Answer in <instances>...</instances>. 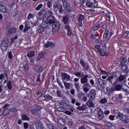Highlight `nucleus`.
Wrapping results in <instances>:
<instances>
[{"mask_svg": "<svg viewBox=\"0 0 129 129\" xmlns=\"http://www.w3.org/2000/svg\"><path fill=\"white\" fill-rule=\"evenodd\" d=\"M7 86L8 89L11 90V89H12V82H11V81L8 82Z\"/></svg>", "mask_w": 129, "mask_h": 129, "instance_id": "c03bdc74", "label": "nucleus"}, {"mask_svg": "<svg viewBox=\"0 0 129 129\" xmlns=\"http://www.w3.org/2000/svg\"><path fill=\"white\" fill-rule=\"evenodd\" d=\"M127 88H128L127 86H126L125 85L121 86L122 90H123V91H124V92H125V89H127Z\"/></svg>", "mask_w": 129, "mask_h": 129, "instance_id": "8fccbe9b", "label": "nucleus"}, {"mask_svg": "<svg viewBox=\"0 0 129 129\" xmlns=\"http://www.w3.org/2000/svg\"><path fill=\"white\" fill-rule=\"evenodd\" d=\"M6 6V4H5L3 2L0 1V10H2V8H4Z\"/></svg>", "mask_w": 129, "mask_h": 129, "instance_id": "864d4df0", "label": "nucleus"}, {"mask_svg": "<svg viewBox=\"0 0 129 129\" xmlns=\"http://www.w3.org/2000/svg\"><path fill=\"white\" fill-rule=\"evenodd\" d=\"M54 10L56 12H59L60 14L63 13V11L62 10V5L59 3L55 4L54 5Z\"/></svg>", "mask_w": 129, "mask_h": 129, "instance_id": "6e6552de", "label": "nucleus"}, {"mask_svg": "<svg viewBox=\"0 0 129 129\" xmlns=\"http://www.w3.org/2000/svg\"><path fill=\"white\" fill-rule=\"evenodd\" d=\"M46 17V12L45 13H42V12H40L39 13V17L41 20H44V19H45Z\"/></svg>", "mask_w": 129, "mask_h": 129, "instance_id": "b1692460", "label": "nucleus"}, {"mask_svg": "<svg viewBox=\"0 0 129 129\" xmlns=\"http://www.w3.org/2000/svg\"><path fill=\"white\" fill-rule=\"evenodd\" d=\"M34 17H35V15L32 13H29L27 17V20H31V19H34Z\"/></svg>", "mask_w": 129, "mask_h": 129, "instance_id": "f704fd0d", "label": "nucleus"}, {"mask_svg": "<svg viewBox=\"0 0 129 129\" xmlns=\"http://www.w3.org/2000/svg\"><path fill=\"white\" fill-rule=\"evenodd\" d=\"M75 86L77 90H78V91H79V90H80V85L79 83H75Z\"/></svg>", "mask_w": 129, "mask_h": 129, "instance_id": "58836bf2", "label": "nucleus"}, {"mask_svg": "<svg viewBox=\"0 0 129 129\" xmlns=\"http://www.w3.org/2000/svg\"><path fill=\"white\" fill-rule=\"evenodd\" d=\"M44 98H45V99H50L51 100H52V99H53V97L52 96L48 94L44 96Z\"/></svg>", "mask_w": 129, "mask_h": 129, "instance_id": "e433bc0d", "label": "nucleus"}, {"mask_svg": "<svg viewBox=\"0 0 129 129\" xmlns=\"http://www.w3.org/2000/svg\"><path fill=\"white\" fill-rule=\"evenodd\" d=\"M100 102L102 104H104V103H106V102H107V99H106V98L101 99L100 100Z\"/></svg>", "mask_w": 129, "mask_h": 129, "instance_id": "de8ad7c7", "label": "nucleus"}, {"mask_svg": "<svg viewBox=\"0 0 129 129\" xmlns=\"http://www.w3.org/2000/svg\"><path fill=\"white\" fill-rule=\"evenodd\" d=\"M56 82H57L58 85H59L60 87L62 89L64 88V86L63 85H62V83L61 82V81L59 79H56Z\"/></svg>", "mask_w": 129, "mask_h": 129, "instance_id": "c9c22d12", "label": "nucleus"}, {"mask_svg": "<svg viewBox=\"0 0 129 129\" xmlns=\"http://www.w3.org/2000/svg\"><path fill=\"white\" fill-rule=\"evenodd\" d=\"M48 22L46 24H48L47 26H51V25H54V24L57 23L58 21L55 19L54 16H48L47 18Z\"/></svg>", "mask_w": 129, "mask_h": 129, "instance_id": "20e7f679", "label": "nucleus"}, {"mask_svg": "<svg viewBox=\"0 0 129 129\" xmlns=\"http://www.w3.org/2000/svg\"><path fill=\"white\" fill-rule=\"evenodd\" d=\"M0 11L1 12H2V13H7V12H8V8H7L5 6H4L2 8V9Z\"/></svg>", "mask_w": 129, "mask_h": 129, "instance_id": "ea45409f", "label": "nucleus"}, {"mask_svg": "<svg viewBox=\"0 0 129 129\" xmlns=\"http://www.w3.org/2000/svg\"><path fill=\"white\" fill-rule=\"evenodd\" d=\"M47 8H51L52 7V2L51 1H48L47 3Z\"/></svg>", "mask_w": 129, "mask_h": 129, "instance_id": "4d7b16f0", "label": "nucleus"}, {"mask_svg": "<svg viewBox=\"0 0 129 129\" xmlns=\"http://www.w3.org/2000/svg\"><path fill=\"white\" fill-rule=\"evenodd\" d=\"M24 126L25 129H27L28 128V127H29V124H28V123L25 122L24 123Z\"/></svg>", "mask_w": 129, "mask_h": 129, "instance_id": "774afa93", "label": "nucleus"}, {"mask_svg": "<svg viewBox=\"0 0 129 129\" xmlns=\"http://www.w3.org/2000/svg\"><path fill=\"white\" fill-rule=\"evenodd\" d=\"M35 125L36 129H45V127L43 126V123L40 120L35 121Z\"/></svg>", "mask_w": 129, "mask_h": 129, "instance_id": "9b49d317", "label": "nucleus"}, {"mask_svg": "<svg viewBox=\"0 0 129 129\" xmlns=\"http://www.w3.org/2000/svg\"><path fill=\"white\" fill-rule=\"evenodd\" d=\"M56 94L58 97H61L62 96V94H61V92L60 91H57Z\"/></svg>", "mask_w": 129, "mask_h": 129, "instance_id": "69168bd1", "label": "nucleus"}, {"mask_svg": "<svg viewBox=\"0 0 129 129\" xmlns=\"http://www.w3.org/2000/svg\"><path fill=\"white\" fill-rule=\"evenodd\" d=\"M21 118L22 119H23V120H30V118L29 117V116H28L27 115L25 114H23L21 116Z\"/></svg>", "mask_w": 129, "mask_h": 129, "instance_id": "393cba45", "label": "nucleus"}, {"mask_svg": "<svg viewBox=\"0 0 129 129\" xmlns=\"http://www.w3.org/2000/svg\"><path fill=\"white\" fill-rule=\"evenodd\" d=\"M118 116L120 120H121V121H123V122H125V123H128V122H129L128 117L123 115V114L120 112H119L118 113Z\"/></svg>", "mask_w": 129, "mask_h": 129, "instance_id": "7ed1b4c3", "label": "nucleus"}, {"mask_svg": "<svg viewBox=\"0 0 129 129\" xmlns=\"http://www.w3.org/2000/svg\"><path fill=\"white\" fill-rule=\"evenodd\" d=\"M115 117V115H110L109 116V118L110 119V120H114V118Z\"/></svg>", "mask_w": 129, "mask_h": 129, "instance_id": "bf43d9fd", "label": "nucleus"}, {"mask_svg": "<svg viewBox=\"0 0 129 129\" xmlns=\"http://www.w3.org/2000/svg\"><path fill=\"white\" fill-rule=\"evenodd\" d=\"M106 17H107V18H108L109 20H110V17H111V16H112V13H106Z\"/></svg>", "mask_w": 129, "mask_h": 129, "instance_id": "052dcab7", "label": "nucleus"}, {"mask_svg": "<svg viewBox=\"0 0 129 129\" xmlns=\"http://www.w3.org/2000/svg\"><path fill=\"white\" fill-rule=\"evenodd\" d=\"M87 105L89 107H92L93 108H94L95 106L94 103L90 101H89L87 102Z\"/></svg>", "mask_w": 129, "mask_h": 129, "instance_id": "a878e982", "label": "nucleus"}, {"mask_svg": "<svg viewBox=\"0 0 129 129\" xmlns=\"http://www.w3.org/2000/svg\"><path fill=\"white\" fill-rule=\"evenodd\" d=\"M88 75H86L81 78V84H86L88 83Z\"/></svg>", "mask_w": 129, "mask_h": 129, "instance_id": "2eb2a0df", "label": "nucleus"}, {"mask_svg": "<svg viewBox=\"0 0 129 129\" xmlns=\"http://www.w3.org/2000/svg\"><path fill=\"white\" fill-rule=\"evenodd\" d=\"M75 75L77 77H81V72H77L75 74Z\"/></svg>", "mask_w": 129, "mask_h": 129, "instance_id": "680f3d73", "label": "nucleus"}, {"mask_svg": "<svg viewBox=\"0 0 129 129\" xmlns=\"http://www.w3.org/2000/svg\"><path fill=\"white\" fill-rule=\"evenodd\" d=\"M109 34V31H108V30L106 29L105 31V33L103 35L104 39H106V38H107V37L108 36Z\"/></svg>", "mask_w": 129, "mask_h": 129, "instance_id": "2f4dec72", "label": "nucleus"}, {"mask_svg": "<svg viewBox=\"0 0 129 129\" xmlns=\"http://www.w3.org/2000/svg\"><path fill=\"white\" fill-rule=\"evenodd\" d=\"M61 78L62 81H69L71 79V77L69 75L66 74V73H62L61 74Z\"/></svg>", "mask_w": 129, "mask_h": 129, "instance_id": "9d476101", "label": "nucleus"}, {"mask_svg": "<svg viewBox=\"0 0 129 129\" xmlns=\"http://www.w3.org/2000/svg\"><path fill=\"white\" fill-rule=\"evenodd\" d=\"M86 108V105L85 104L83 105L81 107H78V109L80 110H85Z\"/></svg>", "mask_w": 129, "mask_h": 129, "instance_id": "a19ab883", "label": "nucleus"}, {"mask_svg": "<svg viewBox=\"0 0 129 129\" xmlns=\"http://www.w3.org/2000/svg\"><path fill=\"white\" fill-rule=\"evenodd\" d=\"M31 113H32V114H37V109H33L31 110Z\"/></svg>", "mask_w": 129, "mask_h": 129, "instance_id": "5fc2aeb1", "label": "nucleus"}, {"mask_svg": "<svg viewBox=\"0 0 129 129\" xmlns=\"http://www.w3.org/2000/svg\"><path fill=\"white\" fill-rule=\"evenodd\" d=\"M115 89H116V90H117V91H119V90H121V85H117L116 86V87H115Z\"/></svg>", "mask_w": 129, "mask_h": 129, "instance_id": "09e8293b", "label": "nucleus"}, {"mask_svg": "<svg viewBox=\"0 0 129 129\" xmlns=\"http://www.w3.org/2000/svg\"><path fill=\"white\" fill-rule=\"evenodd\" d=\"M10 113H11V109H7L3 112V114L7 115V114H10Z\"/></svg>", "mask_w": 129, "mask_h": 129, "instance_id": "7c9ffc66", "label": "nucleus"}, {"mask_svg": "<svg viewBox=\"0 0 129 129\" xmlns=\"http://www.w3.org/2000/svg\"><path fill=\"white\" fill-rule=\"evenodd\" d=\"M63 84L66 89H70V84L69 83L64 82Z\"/></svg>", "mask_w": 129, "mask_h": 129, "instance_id": "473e14b6", "label": "nucleus"}, {"mask_svg": "<svg viewBox=\"0 0 129 129\" xmlns=\"http://www.w3.org/2000/svg\"><path fill=\"white\" fill-rule=\"evenodd\" d=\"M96 95V90L95 89H92L89 94V97L91 100H93L94 98H95V96Z\"/></svg>", "mask_w": 129, "mask_h": 129, "instance_id": "1a4fd4ad", "label": "nucleus"}, {"mask_svg": "<svg viewBox=\"0 0 129 129\" xmlns=\"http://www.w3.org/2000/svg\"><path fill=\"white\" fill-rule=\"evenodd\" d=\"M106 90L107 91V94H108L109 96H110V95L112 94L113 91H115V88H114V87L109 88L107 87L106 88Z\"/></svg>", "mask_w": 129, "mask_h": 129, "instance_id": "412c9836", "label": "nucleus"}, {"mask_svg": "<svg viewBox=\"0 0 129 129\" xmlns=\"http://www.w3.org/2000/svg\"><path fill=\"white\" fill-rule=\"evenodd\" d=\"M95 48L96 49V50H97L98 52H99V51H100V50L101 49V48H100V46L98 45H95Z\"/></svg>", "mask_w": 129, "mask_h": 129, "instance_id": "13d9d810", "label": "nucleus"}, {"mask_svg": "<svg viewBox=\"0 0 129 129\" xmlns=\"http://www.w3.org/2000/svg\"><path fill=\"white\" fill-rule=\"evenodd\" d=\"M62 6L64 9L67 11L68 12H71V7H70V5L66 0H62Z\"/></svg>", "mask_w": 129, "mask_h": 129, "instance_id": "423d86ee", "label": "nucleus"}, {"mask_svg": "<svg viewBox=\"0 0 129 129\" xmlns=\"http://www.w3.org/2000/svg\"><path fill=\"white\" fill-rule=\"evenodd\" d=\"M80 63L81 65L82 66L83 69L85 71H87L88 69H89V66H88V63H85L83 60L82 59L80 60Z\"/></svg>", "mask_w": 129, "mask_h": 129, "instance_id": "dca6fc26", "label": "nucleus"}, {"mask_svg": "<svg viewBox=\"0 0 129 129\" xmlns=\"http://www.w3.org/2000/svg\"><path fill=\"white\" fill-rule=\"evenodd\" d=\"M49 47H54V44L51 42H47L45 45V47L47 49Z\"/></svg>", "mask_w": 129, "mask_h": 129, "instance_id": "bb28decb", "label": "nucleus"}, {"mask_svg": "<svg viewBox=\"0 0 129 129\" xmlns=\"http://www.w3.org/2000/svg\"><path fill=\"white\" fill-rule=\"evenodd\" d=\"M125 79H126V77H125V76L121 75L119 77L118 81L120 82L123 81V80H125Z\"/></svg>", "mask_w": 129, "mask_h": 129, "instance_id": "c756f323", "label": "nucleus"}, {"mask_svg": "<svg viewBox=\"0 0 129 129\" xmlns=\"http://www.w3.org/2000/svg\"><path fill=\"white\" fill-rule=\"evenodd\" d=\"M47 127L49 129H58L57 127L54 126L52 124H47Z\"/></svg>", "mask_w": 129, "mask_h": 129, "instance_id": "4c0bfd02", "label": "nucleus"}, {"mask_svg": "<svg viewBox=\"0 0 129 129\" xmlns=\"http://www.w3.org/2000/svg\"><path fill=\"white\" fill-rule=\"evenodd\" d=\"M2 51H7L9 47V42L6 40H3L1 45Z\"/></svg>", "mask_w": 129, "mask_h": 129, "instance_id": "39448f33", "label": "nucleus"}, {"mask_svg": "<svg viewBox=\"0 0 129 129\" xmlns=\"http://www.w3.org/2000/svg\"><path fill=\"white\" fill-rule=\"evenodd\" d=\"M17 32V28L14 27L10 29L9 31V34H15Z\"/></svg>", "mask_w": 129, "mask_h": 129, "instance_id": "c85d7f7f", "label": "nucleus"}, {"mask_svg": "<svg viewBox=\"0 0 129 129\" xmlns=\"http://www.w3.org/2000/svg\"><path fill=\"white\" fill-rule=\"evenodd\" d=\"M106 125L108 127H111L113 125V124L111 122H107Z\"/></svg>", "mask_w": 129, "mask_h": 129, "instance_id": "603ef678", "label": "nucleus"}, {"mask_svg": "<svg viewBox=\"0 0 129 129\" xmlns=\"http://www.w3.org/2000/svg\"><path fill=\"white\" fill-rule=\"evenodd\" d=\"M106 81H109L111 84H115L116 83V81H117V78H115L113 76L109 77L106 79Z\"/></svg>", "mask_w": 129, "mask_h": 129, "instance_id": "f8f14e48", "label": "nucleus"}, {"mask_svg": "<svg viewBox=\"0 0 129 129\" xmlns=\"http://www.w3.org/2000/svg\"><path fill=\"white\" fill-rule=\"evenodd\" d=\"M58 111H60V112H63V111H65V109L63 108H61V107L59 106V107L57 108Z\"/></svg>", "mask_w": 129, "mask_h": 129, "instance_id": "3c124183", "label": "nucleus"}, {"mask_svg": "<svg viewBox=\"0 0 129 129\" xmlns=\"http://www.w3.org/2000/svg\"><path fill=\"white\" fill-rule=\"evenodd\" d=\"M0 80H2V81H4V83H7L8 81V74L7 73H4L0 75Z\"/></svg>", "mask_w": 129, "mask_h": 129, "instance_id": "4468645a", "label": "nucleus"}, {"mask_svg": "<svg viewBox=\"0 0 129 129\" xmlns=\"http://www.w3.org/2000/svg\"><path fill=\"white\" fill-rule=\"evenodd\" d=\"M8 58H9V59H13V54L12 53V51H10L8 53Z\"/></svg>", "mask_w": 129, "mask_h": 129, "instance_id": "6e6d98bb", "label": "nucleus"}, {"mask_svg": "<svg viewBox=\"0 0 129 129\" xmlns=\"http://www.w3.org/2000/svg\"><path fill=\"white\" fill-rule=\"evenodd\" d=\"M34 55H35V52L33 51H31L27 54V56H28V57H33Z\"/></svg>", "mask_w": 129, "mask_h": 129, "instance_id": "a18cd8bd", "label": "nucleus"}, {"mask_svg": "<svg viewBox=\"0 0 129 129\" xmlns=\"http://www.w3.org/2000/svg\"><path fill=\"white\" fill-rule=\"evenodd\" d=\"M78 96L81 100H83V101L85 102L87 101V98L84 93H80Z\"/></svg>", "mask_w": 129, "mask_h": 129, "instance_id": "a211bd4d", "label": "nucleus"}, {"mask_svg": "<svg viewBox=\"0 0 129 129\" xmlns=\"http://www.w3.org/2000/svg\"><path fill=\"white\" fill-rule=\"evenodd\" d=\"M82 88L84 92H88L90 89H91V86H90V84H89V83L84 84L83 86H82Z\"/></svg>", "mask_w": 129, "mask_h": 129, "instance_id": "ddd939ff", "label": "nucleus"}, {"mask_svg": "<svg viewBox=\"0 0 129 129\" xmlns=\"http://www.w3.org/2000/svg\"><path fill=\"white\" fill-rule=\"evenodd\" d=\"M98 6V4L96 2L91 3V2H87L86 3V7L87 8H96V7Z\"/></svg>", "mask_w": 129, "mask_h": 129, "instance_id": "f3484780", "label": "nucleus"}, {"mask_svg": "<svg viewBox=\"0 0 129 129\" xmlns=\"http://www.w3.org/2000/svg\"><path fill=\"white\" fill-rule=\"evenodd\" d=\"M42 8H43V4H40L36 8V11H40Z\"/></svg>", "mask_w": 129, "mask_h": 129, "instance_id": "49530a36", "label": "nucleus"}, {"mask_svg": "<svg viewBox=\"0 0 129 129\" xmlns=\"http://www.w3.org/2000/svg\"><path fill=\"white\" fill-rule=\"evenodd\" d=\"M60 28L61 23H60V22L57 21L56 23L52 25V32H53V33H57V32L59 31Z\"/></svg>", "mask_w": 129, "mask_h": 129, "instance_id": "f03ea898", "label": "nucleus"}, {"mask_svg": "<svg viewBox=\"0 0 129 129\" xmlns=\"http://www.w3.org/2000/svg\"><path fill=\"white\" fill-rule=\"evenodd\" d=\"M11 112H17L18 111V110L16 108H12L10 109Z\"/></svg>", "mask_w": 129, "mask_h": 129, "instance_id": "e2e57ef3", "label": "nucleus"}, {"mask_svg": "<svg viewBox=\"0 0 129 129\" xmlns=\"http://www.w3.org/2000/svg\"><path fill=\"white\" fill-rule=\"evenodd\" d=\"M63 22L64 25H67L69 23V16L68 15L65 16L62 18Z\"/></svg>", "mask_w": 129, "mask_h": 129, "instance_id": "5701e85b", "label": "nucleus"}, {"mask_svg": "<svg viewBox=\"0 0 129 129\" xmlns=\"http://www.w3.org/2000/svg\"><path fill=\"white\" fill-rule=\"evenodd\" d=\"M59 106L66 110V107H67V104L65 103H61L60 104Z\"/></svg>", "mask_w": 129, "mask_h": 129, "instance_id": "72a5a7b5", "label": "nucleus"}, {"mask_svg": "<svg viewBox=\"0 0 129 129\" xmlns=\"http://www.w3.org/2000/svg\"><path fill=\"white\" fill-rule=\"evenodd\" d=\"M128 34H129V31L127 30L124 32L123 36L124 37H127V36H128Z\"/></svg>", "mask_w": 129, "mask_h": 129, "instance_id": "0e129e2a", "label": "nucleus"}, {"mask_svg": "<svg viewBox=\"0 0 129 129\" xmlns=\"http://www.w3.org/2000/svg\"><path fill=\"white\" fill-rule=\"evenodd\" d=\"M34 69L35 72H38V73H41V72H42L43 71V67L39 64L35 66Z\"/></svg>", "mask_w": 129, "mask_h": 129, "instance_id": "6ab92c4d", "label": "nucleus"}, {"mask_svg": "<svg viewBox=\"0 0 129 129\" xmlns=\"http://www.w3.org/2000/svg\"><path fill=\"white\" fill-rule=\"evenodd\" d=\"M42 95H43L42 92H41L39 91L37 93V96H38V97H41V96H42Z\"/></svg>", "mask_w": 129, "mask_h": 129, "instance_id": "338daca9", "label": "nucleus"}, {"mask_svg": "<svg viewBox=\"0 0 129 129\" xmlns=\"http://www.w3.org/2000/svg\"><path fill=\"white\" fill-rule=\"evenodd\" d=\"M104 115L103 114V111L101 108L98 109V117L99 119H103Z\"/></svg>", "mask_w": 129, "mask_h": 129, "instance_id": "aec40b11", "label": "nucleus"}, {"mask_svg": "<svg viewBox=\"0 0 129 129\" xmlns=\"http://www.w3.org/2000/svg\"><path fill=\"white\" fill-rule=\"evenodd\" d=\"M98 82L99 85L101 86V87H102V88H105V87H106V84H107L106 81L103 80L101 79H99Z\"/></svg>", "mask_w": 129, "mask_h": 129, "instance_id": "4be33fe9", "label": "nucleus"}, {"mask_svg": "<svg viewBox=\"0 0 129 129\" xmlns=\"http://www.w3.org/2000/svg\"><path fill=\"white\" fill-rule=\"evenodd\" d=\"M122 70L125 72H127L128 69L127 67H126V65L124 64L122 66Z\"/></svg>", "mask_w": 129, "mask_h": 129, "instance_id": "37998d69", "label": "nucleus"}, {"mask_svg": "<svg viewBox=\"0 0 129 129\" xmlns=\"http://www.w3.org/2000/svg\"><path fill=\"white\" fill-rule=\"evenodd\" d=\"M99 52L102 56H107V55H108V53H107V52H105V51L102 49H101Z\"/></svg>", "mask_w": 129, "mask_h": 129, "instance_id": "cd10ccee", "label": "nucleus"}, {"mask_svg": "<svg viewBox=\"0 0 129 129\" xmlns=\"http://www.w3.org/2000/svg\"><path fill=\"white\" fill-rule=\"evenodd\" d=\"M49 29L50 25H48V23L46 21H43L41 26H40L37 30V33H43L45 31V29Z\"/></svg>", "mask_w": 129, "mask_h": 129, "instance_id": "f257e3e1", "label": "nucleus"}, {"mask_svg": "<svg viewBox=\"0 0 129 129\" xmlns=\"http://www.w3.org/2000/svg\"><path fill=\"white\" fill-rule=\"evenodd\" d=\"M24 29L23 30L24 33L28 32L29 30L31 29V24H30V21L29 20H26L25 23Z\"/></svg>", "mask_w": 129, "mask_h": 129, "instance_id": "0eeeda50", "label": "nucleus"}, {"mask_svg": "<svg viewBox=\"0 0 129 129\" xmlns=\"http://www.w3.org/2000/svg\"><path fill=\"white\" fill-rule=\"evenodd\" d=\"M84 19H85V17H84L82 14H81L79 16L78 21H82Z\"/></svg>", "mask_w": 129, "mask_h": 129, "instance_id": "79ce46f5", "label": "nucleus"}]
</instances>
